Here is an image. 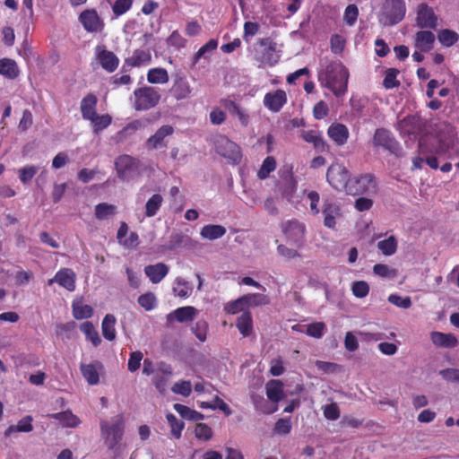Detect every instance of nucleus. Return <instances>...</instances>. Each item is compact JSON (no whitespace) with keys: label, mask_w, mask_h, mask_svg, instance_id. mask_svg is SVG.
Wrapping results in <instances>:
<instances>
[{"label":"nucleus","mask_w":459,"mask_h":459,"mask_svg":"<svg viewBox=\"0 0 459 459\" xmlns=\"http://www.w3.org/2000/svg\"><path fill=\"white\" fill-rule=\"evenodd\" d=\"M151 60L152 55L148 50L136 49L130 57L125 60V63L130 67H139L148 65Z\"/></svg>","instance_id":"nucleus-26"},{"label":"nucleus","mask_w":459,"mask_h":459,"mask_svg":"<svg viewBox=\"0 0 459 459\" xmlns=\"http://www.w3.org/2000/svg\"><path fill=\"white\" fill-rule=\"evenodd\" d=\"M296 188H297V183L294 180L293 177L291 175H290L286 178L285 184L282 186V189H281L282 196L284 198L290 200L292 197L293 194L295 193Z\"/></svg>","instance_id":"nucleus-56"},{"label":"nucleus","mask_w":459,"mask_h":459,"mask_svg":"<svg viewBox=\"0 0 459 459\" xmlns=\"http://www.w3.org/2000/svg\"><path fill=\"white\" fill-rule=\"evenodd\" d=\"M173 293L179 298H187L192 294L193 287L185 279L177 277L173 287Z\"/></svg>","instance_id":"nucleus-36"},{"label":"nucleus","mask_w":459,"mask_h":459,"mask_svg":"<svg viewBox=\"0 0 459 459\" xmlns=\"http://www.w3.org/2000/svg\"><path fill=\"white\" fill-rule=\"evenodd\" d=\"M236 326L244 337H247L253 331V320L250 312L245 311L237 318Z\"/></svg>","instance_id":"nucleus-32"},{"label":"nucleus","mask_w":459,"mask_h":459,"mask_svg":"<svg viewBox=\"0 0 459 459\" xmlns=\"http://www.w3.org/2000/svg\"><path fill=\"white\" fill-rule=\"evenodd\" d=\"M226 233V229L221 225L209 224L205 225L201 230V236L209 240H214L221 238Z\"/></svg>","instance_id":"nucleus-33"},{"label":"nucleus","mask_w":459,"mask_h":459,"mask_svg":"<svg viewBox=\"0 0 459 459\" xmlns=\"http://www.w3.org/2000/svg\"><path fill=\"white\" fill-rule=\"evenodd\" d=\"M133 0H116L112 6L113 13L116 16H120L131 8Z\"/></svg>","instance_id":"nucleus-62"},{"label":"nucleus","mask_w":459,"mask_h":459,"mask_svg":"<svg viewBox=\"0 0 459 459\" xmlns=\"http://www.w3.org/2000/svg\"><path fill=\"white\" fill-rule=\"evenodd\" d=\"M405 13L404 0H384L378 21L383 26H393L400 22Z\"/></svg>","instance_id":"nucleus-3"},{"label":"nucleus","mask_w":459,"mask_h":459,"mask_svg":"<svg viewBox=\"0 0 459 459\" xmlns=\"http://www.w3.org/2000/svg\"><path fill=\"white\" fill-rule=\"evenodd\" d=\"M435 39L434 33L430 30H420L414 36V46L422 52H429L433 48Z\"/></svg>","instance_id":"nucleus-19"},{"label":"nucleus","mask_w":459,"mask_h":459,"mask_svg":"<svg viewBox=\"0 0 459 459\" xmlns=\"http://www.w3.org/2000/svg\"><path fill=\"white\" fill-rule=\"evenodd\" d=\"M167 420L171 428L172 436H174L176 438H179L181 437V431L184 428V422L178 420L177 417L172 413L167 415Z\"/></svg>","instance_id":"nucleus-51"},{"label":"nucleus","mask_w":459,"mask_h":459,"mask_svg":"<svg viewBox=\"0 0 459 459\" xmlns=\"http://www.w3.org/2000/svg\"><path fill=\"white\" fill-rule=\"evenodd\" d=\"M387 299L391 304L404 309H407L411 306V300L410 297L403 298L397 294H391Z\"/></svg>","instance_id":"nucleus-59"},{"label":"nucleus","mask_w":459,"mask_h":459,"mask_svg":"<svg viewBox=\"0 0 459 459\" xmlns=\"http://www.w3.org/2000/svg\"><path fill=\"white\" fill-rule=\"evenodd\" d=\"M95 51L97 59L104 70L112 73L117 68L119 60L113 52L107 50L104 46H97Z\"/></svg>","instance_id":"nucleus-14"},{"label":"nucleus","mask_w":459,"mask_h":459,"mask_svg":"<svg viewBox=\"0 0 459 459\" xmlns=\"http://www.w3.org/2000/svg\"><path fill=\"white\" fill-rule=\"evenodd\" d=\"M437 146L435 152L441 158L454 159L459 157V143L455 127L446 122L437 125Z\"/></svg>","instance_id":"nucleus-1"},{"label":"nucleus","mask_w":459,"mask_h":459,"mask_svg":"<svg viewBox=\"0 0 459 459\" xmlns=\"http://www.w3.org/2000/svg\"><path fill=\"white\" fill-rule=\"evenodd\" d=\"M73 313L74 316L80 320L84 318H89L92 316L93 310L91 306L83 305V306H76L73 305Z\"/></svg>","instance_id":"nucleus-55"},{"label":"nucleus","mask_w":459,"mask_h":459,"mask_svg":"<svg viewBox=\"0 0 459 459\" xmlns=\"http://www.w3.org/2000/svg\"><path fill=\"white\" fill-rule=\"evenodd\" d=\"M207 329L208 324L206 321L199 320L195 323V326L192 328V331L199 341L204 342L206 340Z\"/></svg>","instance_id":"nucleus-60"},{"label":"nucleus","mask_w":459,"mask_h":459,"mask_svg":"<svg viewBox=\"0 0 459 459\" xmlns=\"http://www.w3.org/2000/svg\"><path fill=\"white\" fill-rule=\"evenodd\" d=\"M169 91L176 100H181L189 97L191 89L185 77L177 76Z\"/></svg>","instance_id":"nucleus-23"},{"label":"nucleus","mask_w":459,"mask_h":459,"mask_svg":"<svg viewBox=\"0 0 459 459\" xmlns=\"http://www.w3.org/2000/svg\"><path fill=\"white\" fill-rule=\"evenodd\" d=\"M168 71L164 68H152L148 71L147 81L152 84H163L169 82Z\"/></svg>","instance_id":"nucleus-35"},{"label":"nucleus","mask_w":459,"mask_h":459,"mask_svg":"<svg viewBox=\"0 0 459 459\" xmlns=\"http://www.w3.org/2000/svg\"><path fill=\"white\" fill-rule=\"evenodd\" d=\"M437 16L435 14L432 7L427 4L418 5L416 24L421 29H436L437 27Z\"/></svg>","instance_id":"nucleus-11"},{"label":"nucleus","mask_w":459,"mask_h":459,"mask_svg":"<svg viewBox=\"0 0 459 459\" xmlns=\"http://www.w3.org/2000/svg\"><path fill=\"white\" fill-rule=\"evenodd\" d=\"M81 372L90 385H96L99 383V373L93 364H82Z\"/></svg>","instance_id":"nucleus-43"},{"label":"nucleus","mask_w":459,"mask_h":459,"mask_svg":"<svg viewBox=\"0 0 459 459\" xmlns=\"http://www.w3.org/2000/svg\"><path fill=\"white\" fill-rule=\"evenodd\" d=\"M38 169L35 166H26L19 169L20 180L26 184L29 183L36 175Z\"/></svg>","instance_id":"nucleus-63"},{"label":"nucleus","mask_w":459,"mask_h":459,"mask_svg":"<svg viewBox=\"0 0 459 459\" xmlns=\"http://www.w3.org/2000/svg\"><path fill=\"white\" fill-rule=\"evenodd\" d=\"M124 428L125 422L121 415L112 419L111 423L107 420L100 422L101 436L109 449H113L120 443L123 437Z\"/></svg>","instance_id":"nucleus-4"},{"label":"nucleus","mask_w":459,"mask_h":459,"mask_svg":"<svg viewBox=\"0 0 459 459\" xmlns=\"http://www.w3.org/2000/svg\"><path fill=\"white\" fill-rule=\"evenodd\" d=\"M49 418L56 420L64 428H76L81 424L80 419L70 410L48 415Z\"/></svg>","instance_id":"nucleus-25"},{"label":"nucleus","mask_w":459,"mask_h":459,"mask_svg":"<svg viewBox=\"0 0 459 459\" xmlns=\"http://www.w3.org/2000/svg\"><path fill=\"white\" fill-rule=\"evenodd\" d=\"M373 273L380 277L394 278L397 275L395 269L390 268L386 264H377L373 267Z\"/></svg>","instance_id":"nucleus-52"},{"label":"nucleus","mask_w":459,"mask_h":459,"mask_svg":"<svg viewBox=\"0 0 459 459\" xmlns=\"http://www.w3.org/2000/svg\"><path fill=\"white\" fill-rule=\"evenodd\" d=\"M174 409L183 418L190 420L198 421L204 420V415L202 414L201 412L192 410L189 407L180 403H175Z\"/></svg>","instance_id":"nucleus-39"},{"label":"nucleus","mask_w":459,"mask_h":459,"mask_svg":"<svg viewBox=\"0 0 459 459\" xmlns=\"http://www.w3.org/2000/svg\"><path fill=\"white\" fill-rule=\"evenodd\" d=\"M218 43L215 39H210L206 44L202 46L199 50L194 55L192 65L195 66L201 58H208L207 54L215 50Z\"/></svg>","instance_id":"nucleus-40"},{"label":"nucleus","mask_w":459,"mask_h":459,"mask_svg":"<svg viewBox=\"0 0 459 459\" xmlns=\"http://www.w3.org/2000/svg\"><path fill=\"white\" fill-rule=\"evenodd\" d=\"M223 107L229 110L232 116H236L243 126H247L249 123L248 114L242 109L235 101L230 100H222Z\"/></svg>","instance_id":"nucleus-28"},{"label":"nucleus","mask_w":459,"mask_h":459,"mask_svg":"<svg viewBox=\"0 0 459 459\" xmlns=\"http://www.w3.org/2000/svg\"><path fill=\"white\" fill-rule=\"evenodd\" d=\"M351 290L356 298L363 299L369 292V285L365 281H358L353 282Z\"/></svg>","instance_id":"nucleus-53"},{"label":"nucleus","mask_w":459,"mask_h":459,"mask_svg":"<svg viewBox=\"0 0 459 459\" xmlns=\"http://www.w3.org/2000/svg\"><path fill=\"white\" fill-rule=\"evenodd\" d=\"M80 21L88 31H99L102 28V22L95 10H87L80 14Z\"/></svg>","instance_id":"nucleus-18"},{"label":"nucleus","mask_w":459,"mask_h":459,"mask_svg":"<svg viewBox=\"0 0 459 459\" xmlns=\"http://www.w3.org/2000/svg\"><path fill=\"white\" fill-rule=\"evenodd\" d=\"M117 207L107 203H100L95 206V216L98 220H105L115 214Z\"/></svg>","instance_id":"nucleus-45"},{"label":"nucleus","mask_w":459,"mask_h":459,"mask_svg":"<svg viewBox=\"0 0 459 459\" xmlns=\"http://www.w3.org/2000/svg\"><path fill=\"white\" fill-rule=\"evenodd\" d=\"M287 101V96L284 91L277 90L273 92H268L264 99V106L273 112H278Z\"/></svg>","instance_id":"nucleus-17"},{"label":"nucleus","mask_w":459,"mask_h":459,"mask_svg":"<svg viewBox=\"0 0 459 459\" xmlns=\"http://www.w3.org/2000/svg\"><path fill=\"white\" fill-rule=\"evenodd\" d=\"M372 145L375 148H382L390 153L399 156L402 148L393 134L385 128H377L372 138Z\"/></svg>","instance_id":"nucleus-8"},{"label":"nucleus","mask_w":459,"mask_h":459,"mask_svg":"<svg viewBox=\"0 0 459 459\" xmlns=\"http://www.w3.org/2000/svg\"><path fill=\"white\" fill-rule=\"evenodd\" d=\"M431 342L437 347L455 348L458 345V340L454 333H444L441 332H432L430 334Z\"/></svg>","instance_id":"nucleus-20"},{"label":"nucleus","mask_w":459,"mask_h":459,"mask_svg":"<svg viewBox=\"0 0 459 459\" xmlns=\"http://www.w3.org/2000/svg\"><path fill=\"white\" fill-rule=\"evenodd\" d=\"M326 179L334 189L347 193L351 177L349 170L343 165L338 163L331 165L327 169Z\"/></svg>","instance_id":"nucleus-9"},{"label":"nucleus","mask_w":459,"mask_h":459,"mask_svg":"<svg viewBox=\"0 0 459 459\" xmlns=\"http://www.w3.org/2000/svg\"><path fill=\"white\" fill-rule=\"evenodd\" d=\"M134 108L137 111L148 110L156 107L161 98L158 89L152 86L140 87L134 91Z\"/></svg>","instance_id":"nucleus-5"},{"label":"nucleus","mask_w":459,"mask_h":459,"mask_svg":"<svg viewBox=\"0 0 459 459\" xmlns=\"http://www.w3.org/2000/svg\"><path fill=\"white\" fill-rule=\"evenodd\" d=\"M32 417L31 416H26L22 418L17 425H11L8 427V429L4 432L5 437L11 436V434L14 432H30L32 430Z\"/></svg>","instance_id":"nucleus-37"},{"label":"nucleus","mask_w":459,"mask_h":459,"mask_svg":"<svg viewBox=\"0 0 459 459\" xmlns=\"http://www.w3.org/2000/svg\"><path fill=\"white\" fill-rule=\"evenodd\" d=\"M115 166L118 178L129 180L138 173L139 160L129 155H121L116 160Z\"/></svg>","instance_id":"nucleus-10"},{"label":"nucleus","mask_w":459,"mask_h":459,"mask_svg":"<svg viewBox=\"0 0 459 459\" xmlns=\"http://www.w3.org/2000/svg\"><path fill=\"white\" fill-rule=\"evenodd\" d=\"M139 305L145 310H152L156 307L157 299L153 293L148 292L138 298Z\"/></svg>","instance_id":"nucleus-50"},{"label":"nucleus","mask_w":459,"mask_h":459,"mask_svg":"<svg viewBox=\"0 0 459 459\" xmlns=\"http://www.w3.org/2000/svg\"><path fill=\"white\" fill-rule=\"evenodd\" d=\"M111 117L109 115H98L92 117L91 119H89V121L91 122L94 127V132L98 133L100 130L105 129L111 124Z\"/></svg>","instance_id":"nucleus-47"},{"label":"nucleus","mask_w":459,"mask_h":459,"mask_svg":"<svg viewBox=\"0 0 459 459\" xmlns=\"http://www.w3.org/2000/svg\"><path fill=\"white\" fill-rule=\"evenodd\" d=\"M172 392L175 394H181L185 397L190 395L192 391V385L190 381H180L174 384L171 388Z\"/></svg>","instance_id":"nucleus-57"},{"label":"nucleus","mask_w":459,"mask_h":459,"mask_svg":"<svg viewBox=\"0 0 459 459\" xmlns=\"http://www.w3.org/2000/svg\"><path fill=\"white\" fill-rule=\"evenodd\" d=\"M195 437L198 439L209 440L212 436V429L204 423H198L195 429Z\"/></svg>","instance_id":"nucleus-61"},{"label":"nucleus","mask_w":459,"mask_h":459,"mask_svg":"<svg viewBox=\"0 0 459 459\" xmlns=\"http://www.w3.org/2000/svg\"><path fill=\"white\" fill-rule=\"evenodd\" d=\"M266 395L269 400L278 403L283 397V385L280 380H270L266 385Z\"/></svg>","instance_id":"nucleus-30"},{"label":"nucleus","mask_w":459,"mask_h":459,"mask_svg":"<svg viewBox=\"0 0 459 459\" xmlns=\"http://www.w3.org/2000/svg\"><path fill=\"white\" fill-rule=\"evenodd\" d=\"M213 144L215 152L219 155L228 159L234 164L240 162L242 157L240 148L228 137L225 135H217L214 138Z\"/></svg>","instance_id":"nucleus-7"},{"label":"nucleus","mask_w":459,"mask_h":459,"mask_svg":"<svg viewBox=\"0 0 459 459\" xmlns=\"http://www.w3.org/2000/svg\"><path fill=\"white\" fill-rule=\"evenodd\" d=\"M322 213L325 227L333 230L336 226V220L342 216V210L337 203L330 199H325Z\"/></svg>","instance_id":"nucleus-12"},{"label":"nucleus","mask_w":459,"mask_h":459,"mask_svg":"<svg viewBox=\"0 0 459 459\" xmlns=\"http://www.w3.org/2000/svg\"><path fill=\"white\" fill-rule=\"evenodd\" d=\"M399 71L395 68H389L385 72V76L383 81V85L385 89H393L400 85L399 81L396 80V76Z\"/></svg>","instance_id":"nucleus-49"},{"label":"nucleus","mask_w":459,"mask_h":459,"mask_svg":"<svg viewBox=\"0 0 459 459\" xmlns=\"http://www.w3.org/2000/svg\"><path fill=\"white\" fill-rule=\"evenodd\" d=\"M80 329L85 334L86 339L91 341L94 347L100 344L101 339L91 322L86 321L82 323Z\"/></svg>","instance_id":"nucleus-38"},{"label":"nucleus","mask_w":459,"mask_h":459,"mask_svg":"<svg viewBox=\"0 0 459 459\" xmlns=\"http://www.w3.org/2000/svg\"><path fill=\"white\" fill-rule=\"evenodd\" d=\"M163 202V197L160 194H154L145 204V215L147 217H153L160 208Z\"/></svg>","instance_id":"nucleus-41"},{"label":"nucleus","mask_w":459,"mask_h":459,"mask_svg":"<svg viewBox=\"0 0 459 459\" xmlns=\"http://www.w3.org/2000/svg\"><path fill=\"white\" fill-rule=\"evenodd\" d=\"M260 46L263 48L261 61L267 65H273L277 62V56L275 55V46L270 39H262L259 41Z\"/></svg>","instance_id":"nucleus-24"},{"label":"nucleus","mask_w":459,"mask_h":459,"mask_svg":"<svg viewBox=\"0 0 459 459\" xmlns=\"http://www.w3.org/2000/svg\"><path fill=\"white\" fill-rule=\"evenodd\" d=\"M327 134L329 137L339 146L346 143L349 138V130L343 124H333L329 126Z\"/></svg>","instance_id":"nucleus-21"},{"label":"nucleus","mask_w":459,"mask_h":459,"mask_svg":"<svg viewBox=\"0 0 459 459\" xmlns=\"http://www.w3.org/2000/svg\"><path fill=\"white\" fill-rule=\"evenodd\" d=\"M244 303L247 307H257L261 305H266L269 303V299L265 295L260 293H252L242 296Z\"/></svg>","instance_id":"nucleus-44"},{"label":"nucleus","mask_w":459,"mask_h":459,"mask_svg":"<svg viewBox=\"0 0 459 459\" xmlns=\"http://www.w3.org/2000/svg\"><path fill=\"white\" fill-rule=\"evenodd\" d=\"M143 123L139 119H135L130 122L117 134L116 141L117 143L126 141L127 138L132 136L136 131L143 128Z\"/></svg>","instance_id":"nucleus-31"},{"label":"nucleus","mask_w":459,"mask_h":459,"mask_svg":"<svg viewBox=\"0 0 459 459\" xmlns=\"http://www.w3.org/2000/svg\"><path fill=\"white\" fill-rule=\"evenodd\" d=\"M438 41L445 47H451L455 44L459 39V35L451 30H441L437 34Z\"/></svg>","instance_id":"nucleus-42"},{"label":"nucleus","mask_w":459,"mask_h":459,"mask_svg":"<svg viewBox=\"0 0 459 459\" xmlns=\"http://www.w3.org/2000/svg\"><path fill=\"white\" fill-rule=\"evenodd\" d=\"M143 358V354L140 351H133L130 354V358L128 359V370L130 372H135L140 368L141 366V360Z\"/></svg>","instance_id":"nucleus-58"},{"label":"nucleus","mask_w":459,"mask_h":459,"mask_svg":"<svg viewBox=\"0 0 459 459\" xmlns=\"http://www.w3.org/2000/svg\"><path fill=\"white\" fill-rule=\"evenodd\" d=\"M377 247L385 255H391L396 251V239L394 237L391 236L386 239L379 241L377 243Z\"/></svg>","instance_id":"nucleus-46"},{"label":"nucleus","mask_w":459,"mask_h":459,"mask_svg":"<svg viewBox=\"0 0 459 459\" xmlns=\"http://www.w3.org/2000/svg\"><path fill=\"white\" fill-rule=\"evenodd\" d=\"M196 312L197 310L191 306L178 307L167 315V325H170L175 320L179 323L191 322L195 318Z\"/></svg>","instance_id":"nucleus-16"},{"label":"nucleus","mask_w":459,"mask_h":459,"mask_svg":"<svg viewBox=\"0 0 459 459\" xmlns=\"http://www.w3.org/2000/svg\"><path fill=\"white\" fill-rule=\"evenodd\" d=\"M348 79V70L340 62L330 63L319 75L322 83L336 97L343 96L347 91Z\"/></svg>","instance_id":"nucleus-2"},{"label":"nucleus","mask_w":459,"mask_h":459,"mask_svg":"<svg viewBox=\"0 0 459 459\" xmlns=\"http://www.w3.org/2000/svg\"><path fill=\"white\" fill-rule=\"evenodd\" d=\"M0 74L10 80L17 78L20 74L17 63L11 58L0 59Z\"/></svg>","instance_id":"nucleus-27"},{"label":"nucleus","mask_w":459,"mask_h":459,"mask_svg":"<svg viewBox=\"0 0 459 459\" xmlns=\"http://www.w3.org/2000/svg\"><path fill=\"white\" fill-rule=\"evenodd\" d=\"M325 325L323 322H316L307 325L306 333L314 338H321L324 335Z\"/></svg>","instance_id":"nucleus-54"},{"label":"nucleus","mask_w":459,"mask_h":459,"mask_svg":"<svg viewBox=\"0 0 459 459\" xmlns=\"http://www.w3.org/2000/svg\"><path fill=\"white\" fill-rule=\"evenodd\" d=\"M275 168L276 161L274 158L271 156L265 158V160L263 161L260 169L258 170V178L261 179L266 178L269 176V174L275 169Z\"/></svg>","instance_id":"nucleus-48"},{"label":"nucleus","mask_w":459,"mask_h":459,"mask_svg":"<svg viewBox=\"0 0 459 459\" xmlns=\"http://www.w3.org/2000/svg\"><path fill=\"white\" fill-rule=\"evenodd\" d=\"M174 133V127L169 125H164L160 126L153 135L150 136L145 146L148 150H156L161 147H166L165 138L172 135Z\"/></svg>","instance_id":"nucleus-13"},{"label":"nucleus","mask_w":459,"mask_h":459,"mask_svg":"<svg viewBox=\"0 0 459 459\" xmlns=\"http://www.w3.org/2000/svg\"><path fill=\"white\" fill-rule=\"evenodd\" d=\"M97 98L93 94L86 95L81 101V112L84 119H91L96 112Z\"/></svg>","instance_id":"nucleus-29"},{"label":"nucleus","mask_w":459,"mask_h":459,"mask_svg":"<svg viewBox=\"0 0 459 459\" xmlns=\"http://www.w3.org/2000/svg\"><path fill=\"white\" fill-rule=\"evenodd\" d=\"M75 280L76 275L72 269L63 268L56 273L53 279L48 281V284L51 285L53 282H56L67 290L74 291L75 290Z\"/></svg>","instance_id":"nucleus-15"},{"label":"nucleus","mask_w":459,"mask_h":459,"mask_svg":"<svg viewBox=\"0 0 459 459\" xmlns=\"http://www.w3.org/2000/svg\"><path fill=\"white\" fill-rule=\"evenodd\" d=\"M377 193V182L370 173L351 178L347 194L352 195H372Z\"/></svg>","instance_id":"nucleus-6"},{"label":"nucleus","mask_w":459,"mask_h":459,"mask_svg":"<svg viewBox=\"0 0 459 459\" xmlns=\"http://www.w3.org/2000/svg\"><path fill=\"white\" fill-rule=\"evenodd\" d=\"M439 375L447 382L459 384V368H450L439 371Z\"/></svg>","instance_id":"nucleus-64"},{"label":"nucleus","mask_w":459,"mask_h":459,"mask_svg":"<svg viewBox=\"0 0 459 459\" xmlns=\"http://www.w3.org/2000/svg\"><path fill=\"white\" fill-rule=\"evenodd\" d=\"M144 273L152 283H159L169 273V266L163 263L145 266Z\"/></svg>","instance_id":"nucleus-22"},{"label":"nucleus","mask_w":459,"mask_h":459,"mask_svg":"<svg viewBox=\"0 0 459 459\" xmlns=\"http://www.w3.org/2000/svg\"><path fill=\"white\" fill-rule=\"evenodd\" d=\"M116 317L111 314H107L103 318L101 329L102 334L105 339L108 341H113L116 339Z\"/></svg>","instance_id":"nucleus-34"}]
</instances>
